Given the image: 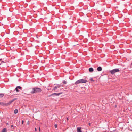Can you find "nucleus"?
I'll list each match as a JSON object with an SVG mask.
<instances>
[{"mask_svg": "<svg viewBox=\"0 0 132 132\" xmlns=\"http://www.w3.org/2000/svg\"><path fill=\"white\" fill-rule=\"evenodd\" d=\"M21 87L18 86L16 87L15 89V90L17 92H18L19 91V89H21Z\"/></svg>", "mask_w": 132, "mask_h": 132, "instance_id": "obj_5", "label": "nucleus"}, {"mask_svg": "<svg viewBox=\"0 0 132 132\" xmlns=\"http://www.w3.org/2000/svg\"><path fill=\"white\" fill-rule=\"evenodd\" d=\"M87 82V81L86 80L83 79H81L75 82V84L76 85H77L81 82L86 83Z\"/></svg>", "mask_w": 132, "mask_h": 132, "instance_id": "obj_2", "label": "nucleus"}, {"mask_svg": "<svg viewBox=\"0 0 132 132\" xmlns=\"http://www.w3.org/2000/svg\"><path fill=\"white\" fill-rule=\"evenodd\" d=\"M57 88H58L57 87V86H55L53 88L52 90H54L56 92V90Z\"/></svg>", "mask_w": 132, "mask_h": 132, "instance_id": "obj_11", "label": "nucleus"}, {"mask_svg": "<svg viewBox=\"0 0 132 132\" xmlns=\"http://www.w3.org/2000/svg\"><path fill=\"white\" fill-rule=\"evenodd\" d=\"M94 70L93 69L92 67L90 68L89 69V71L90 72H92Z\"/></svg>", "mask_w": 132, "mask_h": 132, "instance_id": "obj_8", "label": "nucleus"}, {"mask_svg": "<svg viewBox=\"0 0 132 132\" xmlns=\"http://www.w3.org/2000/svg\"><path fill=\"white\" fill-rule=\"evenodd\" d=\"M18 111L17 109H15L14 110V113L15 114H16L18 113Z\"/></svg>", "mask_w": 132, "mask_h": 132, "instance_id": "obj_13", "label": "nucleus"}, {"mask_svg": "<svg viewBox=\"0 0 132 132\" xmlns=\"http://www.w3.org/2000/svg\"><path fill=\"white\" fill-rule=\"evenodd\" d=\"M62 83H63L64 84H66L67 82V81H63V82H62Z\"/></svg>", "mask_w": 132, "mask_h": 132, "instance_id": "obj_18", "label": "nucleus"}, {"mask_svg": "<svg viewBox=\"0 0 132 132\" xmlns=\"http://www.w3.org/2000/svg\"><path fill=\"white\" fill-rule=\"evenodd\" d=\"M15 92V90H14L13 91V90H11L10 91V93H11V94H13V95L14 94V93Z\"/></svg>", "mask_w": 132, "mask_h": 132, "instance_id": "obj_14", "label": "nucleus"}, {"mask_svg": "<svg viewBox=\"0 0 132 132\" xmlns=\"http://www.w3.org/2000/svg\"><path fill=\"white\" fill-rule=\"evenodd\" d=\"M90 80L91 81H93V82L94 81V80H93V79L92 78L90 79Z\"/></svg>", "mask_w": 132, "mask_h": 132, "instance_id": "obj_19", "label": "nucleus"}, {"mask_svg": "<svg viewBox=\"0 0 132 132\" xmlns=\"http://www.w3.org/2000/svg\"><path fill=\"white\" fill-rule=\"evenodd\" d=\"M4 103L3 102H0V105L3 106H4Z\"/></svg>", "mask_w": 132, "mask_h": 132, "instance_id": "obj_16", "label": "nucleus"}, {"mask_svg": "<svg viewBox=\"0 0 132 132\" xmlns=\"http://www.w3.org/2000/svg\"><path fill=\"white\" fill-rule=\"evenodd\" d=\"M4 106H7L10 105L9 102L7 103H4Z\"/></svg>", "mask_w": 132, "mask_h": 132, "instance_id": "obj_10", "label": "nucleus"}, {"mask_svg": "<svg viewBox=\"0 0 132 132\" xmlns=\"http://www.w3.org/2000/svg\"><path fill=\"white\" fill-rule=\"evenodd\" d=\"M88 124H89V126H90V125H91V124H90V123H89Z\"/></svg>", "mask_w": 132, "mask_h": 132, "instance_id": "obj_29", "label": "nucleus"}, {"mask_svg": "<svg viewBox=\"0 0 132 132\" xmlns=\"http://www.w3.org/2000/svg\"><path fill=\"white\" fill-rule=\"evenodd\" d=\"M42 91L40 88L38 87H35L32 88V90L30 92L32 94L36 93H39Z\"/></svg>", "mask_w": 132, "mask_h": 132, "instance_id": "obj_1", "label": "nucleus"}, {"mask_svg": "<svg viewBox=\"0 0 132 132\" xmlns=\"http://www.w3.org/2000/svg\"><path fill=\"white\" fill-rule=\"evenodd\" d=\"M39 131H40V127H39Z\"/></svg>", "mask_w": 132, "mask_h": 132, "instance_id": "obj_26", "label": "nucleus"}, {"mask_svg": "<svg viewBox=\"0 0 132 132\" xmlns=\"http://www.w3.org/2000/svg\"><path fill=\"white\" fill-rule=\"evenodd\" d=\"M2 132H6V128H3L2 130Z\"/></svg>", "mask_w": 132, "mask_h": 132, "instance_id": "obj_12", "label": "nucleus"}, {"mask_svg": "<svg viewBox=\"0 0 132 132\" xmlns=\"http://www.w3.org/2000/svg\"><path fill=\"white\" fill-rule=\"evenodd\" d=\"M36 37H37V38H38V37H37V36H36Z\"/></svg>", "mask_w": 132, "mask_h": 132, "instance_id": "obj_33", "label": "nucleus"}, {"mask_svg": "<svg viewBox=\"0 0 132 132\" xmlns=\"http://www.w3.org/2000/svg\"><path fill=\"white\" fill-rule=\"evenodd\" d=\"M24 123V121L23 120H22V124H23Z\"/></svg>", "mask_w": 132, "mask_h": 132, "instance_id": "obj_22", "label": "nucleus"}, {"mask_svg": "<svg viewBox=\"0 0 132 132\" xmlns=\"http://www.w3.org/2000/svg\"><path fill=\"white\" fill-rule=\"evenodd\" d=\"M56 86L58 88H59L61 86V85L60 84H58Z\"/></svg>", "mask_w": 132, "mask_h": 132, "instance_id": "obj_17", "label": "nucleus"}, {"mask_svg": "<svg viewBox=\"0 0 132 132\" xmlns=\"http://www.w3.org/2000/svg\"><path fill=\"white\" fill-rule=\"evenodd\" d=\"M16 100L15 98H14L13 99L10 101L9 102V103L10 104H11L12 102H13L14 101H15Z\"/></svg>", "mask_w": 132, "mask_h": 132, "instance_id": "obj_9", "label": "nucleus"}, {"mask_svg": "<svg viewBox=\"0 0 132 132\" xmlns=\"http://www.w3.org/2000/svg\"><path fill=\"white\" fill-rule=\"evenodd\" d=\"M2 34H1V35L2 36V37H3V36H4V35H2Z\"/></svg>", "mask_w": 132, "mask_h": 132, "instance_id": "obj_24", "label": "nucleus"}, {"mask_svg": "<svg viewBox=\"0 0 132 132\" xmlns=\"http://www.w3.org/2000/svg\"><path fill=\"white\" fill-rule=\"evenodd\" d=\"M19 35H22V34H19Z\"/></svg>", "mask_w": 132, "mask_h": 132, "instance_id": "obj_32", "label": "nucleus"}, {"mask_svg": "<svg viewBox=\"0 0 132 132\" xmlns=\"http://www.w3.org/2000/svg\"><path fill=\"white\" fill-rule=\"evenodd\" d=\"M91 34H92V33Z\"/></svg>", "mask_w": 132, "mask_h": 132, "instance_id": "obj_34", "label": "nucleus"}, {"mask_svg": "<svg viewBox=\"0 0 132 132\" xmlns=\"http://www.w3.org/2000/svg\"><path fill=\"white\" fill-rule=\"evenodd\" d=\"M97 70L98 71H102V68L100 66L98 67L97 69Z\"/></svg>", "mask_w": 132, "mask_h": 132, "instance_id": "obj_7", "label": "nucleus"}, {"mask_svg": "<svg viewBox=\"0 0 132 132\" xmlns=\"http://www.w3.org/2000/svg\"><path fill=\"white\" fill-rule=\"evenodd\" d=\"M62 92H60V93H53L52 94L49 95V97H51V96H54L55 95L58 96H59V95H60L61 94H62Z\"/></svg>", "mask_w": 132, "mask_h": 132, "instance_id": "obj_4", "label": "nucleus"}, {"mask_svg": "<svg viewBox=\"0 0 132 132\" xmlns=\"http://www.w3.org/2000/svg\"><path fill=\"white\" fill-rule=\"evenodd\" d=\"M4 96V94L3 93H1L0 94V98H2Z\"/></svg>", "mask_w": 132, "mask_h": 132, "instance_id": "obj_15", "label": "nucleus"}, {"mask_svg": "<svg viewBox=\"0 0 132 132\" xmlns=\"http://www.w3.org/2000/svg\"><path fill=\"white\" fill-rule=\"evenodd\" d=\"M117 105H116L115 106V108H116L117 107Z\"/></svg>", "mask_w": 132, "mask_h": 132, "instance_id": "obj_27", "label": "nucleus"}, {"mask_svg": "<svg viewBox=\"0 0 132 132\" xmlns=\"http://www.w3.org/2000/svg\"><path fill=\"white\" fill-rule=\"evenodd\" d=\"M11 127H13V125H11Z\"/></svg>", "mask_w": 132, "mask_h": 132, "instance_id": "obj_25", "label": "nucleus"}, {"mask_svg": "<svg viewBox=\"0 0 132 132\" xmlns=\"http://www.w3.org/2000/svg\"><path fill=\"white\" fill-rule=\"evenodd\" d=\"M80 32V31L78 30H77L76 31V32L77 33H79Z\"/></svg>", "mask_w": 132, "mask_h": 132, "instance_id": "obj_21", "label": "nucleus"}, {"mask_svg": "<svg viewBox=\"0 0 132 132\" xmlns=\"http://www.w3.org/2000/svg\"><path fill=\"white\" fill-rule=\"evenodd\" d=\"M1 62H2V63H4V61H2Z\"/></svg>", "mask_w": 132, "mask_h": 132, "instance_id": "obj_28", "label": "nucleus"}, {"mask_svg": "<svg viewBox=\"0 0 132 132\" xmlns=\"http://www.w3.org/2000/svg\"><path fill=\"white\" fill-rule=\"evenodd\" d=\"M119 70L118 69H115L110 70V72L111 74L113 75L116 72H119Z\"/></svg>", "mask_w": 132, "mask_h": 132, "instance_id": "obj_3", "label": "nucleus"}, {"mask_svg": "<svg viewBox=\"0 0 132 132\" xmlns=\"http://www.w3.org/2000/svg\"><path fill=\"white\" fill-rule=\"evenodd\" d=\"M54 127L55 128H57V124H55L54 125Z\"/></svg>", "mask_w": 132, "mask_h": 132, "instance_id": "obj_20", "label": "nucleus"}, {"mask_svg": "<svg viewBox=\"0 0 132 132\" xmlns=\"http://www.w3.org/2000/svg\"><path fill=\"white\" fill-rule=\"evenodd\" d=\"M77 132H82L81 128V127H78L77 129Z\"/></svg>", "mask_w": 132, "mask_h": 132, "instance_id": "obj_6", "label": "nucleus"}, {"mask_svg": "<svg viewBox=\"0 0 132 132\" xmlns=\"http://www.w3.org/2000/svg\"><path fill=\"white\" fill-rule=\"evenodd\" d=\"M131 64L132 65V63H131Z\"/></svg>", "mask_w": 132, "mask_h": 132, "instance_id": "obj_35", "label": "nucleus"}, {"mask_svg": "<svg viewBox=\"0 0 132 132\" xmlns=\"http://www.w3.org/2000/svg\"><path fill=\"white\" fill-rule=\"evenodd\" d=\"M68 37H69V34H68Z\"/></svg>", "mask_w": 132, "mask_h": 132, "instance_id": "obj_31", "label": "nucleus"}, {"mask_svg": "<svg viewBox=\"0 0 132 132\" xmlns=\"http://www.w3.org/2000/svg\"><path fill=\"white\" fill-rule=\"evenodd\" d=\"M67 120H69V119H68V118H67Z\"/></svg>", "mask_w": 132, "mask_h": 132, "instance_id": "obj_30", "label": "nucleus"}, {"mask_svg": "<svg viewBox=\"0 0 132 132\" xmlns=\"http://www.w3.org/2000/svg\"><path fill=\"white\" fill-rule=\"evenodd\" d=\"M35 131H37V129H36V128H35Z\"/></svg>", "mask_w": 132, "mask_h": 132, "instance_id": "obj_23", "label": "nucleus"}]
</instances>
